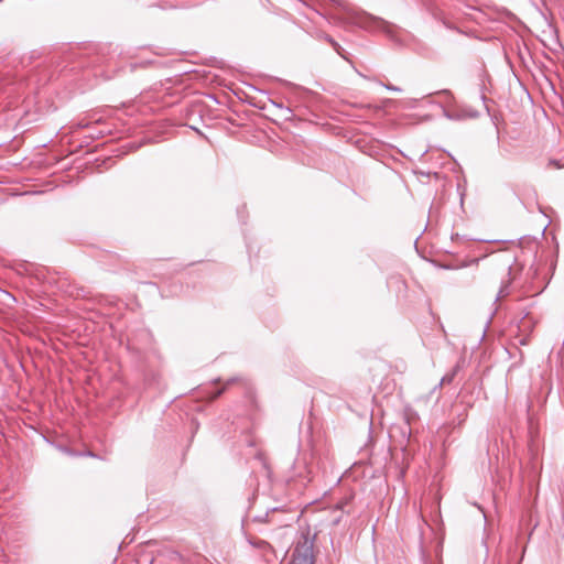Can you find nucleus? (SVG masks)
Instances as JSON below:
<instances>
[{
	"label": "nucleus",
	"instance_id": "f257e3e1",
	"mask_svg": "<svg viewBox=\"0 0 564 564\" xmlns=\"http://www.w3.org/2000/svg\"><path fill=\"white\" fill-rule=\"evenodd\" d=\"M313 542L307 535H303L293 551L290 564H314Z\"/></svg>",
	"mask_w": 564,
	"mask_h": 564
},
{
	"label": "nucleus",
	"instance_id": "f03ea898",
	"mask_svg": "<svg viewBox=\"0 0 564 564\" xmlns=\"http://www.w3.org/2000/svg\"><path fill=\"white\" fill-rule=\"evenodd\" d=\"M415 102H416L415 99H408L405 101H395V100L390 99L389 105H390V109L391 108H393V109H399V108L412 109L415 107Z\"/></svg>",
	"mask_w": 564,
	"mask_h": 564
},
{
	"label": "nucleus",
	"instance_id": "7ed1b4c3",
	"mask_svg": "<svg viewBox=\"0 0 564 564\" xmlns=\"http://www.w3.org/2000/svg\"><path fill=\"white\" fill-rule=\"evenodd\" d=\"M394 368L398 372L403 373L406 369V365L403 361L395 362Z\"/></svg>",
	"mask_w": 564,
	"mask_h": 564
},
{
	"label": "nucleus",
	"instance_id": "20e7f679",
	"mask_svg": "<svg viewBox=\"0 0 564 564\" xmlns=\"http://www.w3.org/2000/svg\"><path fill=\"white\" fill-rule=\"evenodd\" d=\"M550 164H551V165H554L556 169H562V167H564V162H563V163H561V162H557V161H555V160H551V161H550Z\"/></svg>",
	"mask_w": 564,
	"mask_h": 564
},
{
	"label": "nucleus",
	"instance_id": "39448f33",
	"mask_svg": "<svg viewBox=\"0 0 564 564\" xmlns=\"http://www.w3.org/2000/svg\"><path fill=\"white\" fill-rule=\"evenodd\" d=\"M224 389L217 391L212 398L210 400H215L216 398H218L221 393H223Z\"/></svg>",
	"mask_w": 564,
	"mask_h": 564
},
{
	"label": "nucleus",
	"instance_id": "423d86ee",
	"mask_svg": "<svg viewBox=\"0 0 564 564\" xmlns=\"http://www.w3.org/2000/svg\"><path fill=\"white\" fill-rule=\"evenodd\" d=\"M390 91H399L400 89L398 87H394L392 85L389 86Z\"/></svg>",
	"mask_w": 564,
	"mask_h": 564
}]
</instances>
